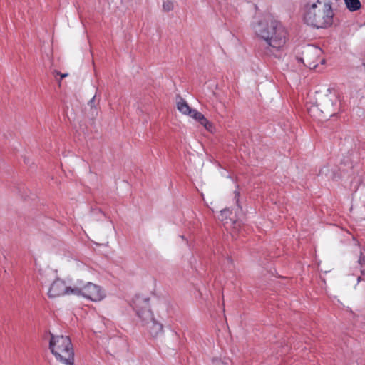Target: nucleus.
I'll return each instance as SVG.
<instances>
[{
  "mask_svg": "<svg viewBox=\"0 0 365 365\" xmlns=\"http://www.w3.org/2000/svg\"><path fill=\"white\" fill-rule=\"evenodd\" d=\"M253 29L255 34L265 41L267 55L279 51L286 43L287 30L277 20L272 18L262 19L253 26Z\"/></svg>",
  "mask_w": 365,
  "mask_h": 365,
  "instance_id": "f257e3e1",
  "label": "nucleus"
},
{
  "mask_svg": "<svg viewBox=\"0 0 365 365\" xmlns=\"http://www.w3.org/2000/svg\"><path fill=\"white\" fill-rule=\"evenodd\" d=\"M334 11L329 0H307L305 4V22L317 29L332 25Z\"/></svg>",
  "mask_w": 365,
  "mask_h": 365,
  "instance_id": "f03ea898",
  "label": "nucleus"
},
{
  "mask_svg": "<svg viewBox=\"0 0 365 365\" xmlns=\"http://www.w3.org/2000/svg\"><path fill=\"white\" fill-rule=\"evenodd\" d=\"M51 339L49 349L56 359L66 365H73L74 361V352L71 341L67 336H55L50 333Z\"/></svg>",
  "mask_w": 365,
  "mask_h": 365,
  "instance_id": "7ed1b4c3",
  "label": "nucleus"
},
{
  "mask_svg": "<svg viewBox=\"0 0 365 365\" xmlns=\"http://www.w3.org/2000/svg\"><path fill=\"white\" fill-rule=\"evenodd\" d=\"M340 100L336 93L329 92L321 96L316 107L324 114V118L335 115L340 110Z\"/></svg>",
  "mask_w": 365,
  "mask_h": 365,
  "instance_id": "20e7f679",
  "label": "nucleus"
},
{
  "mask_svg": "<svg viewBox=\"0 0 365 365\" xmlns=\"http://www.w3.org/2000/svg\"><path fill=\"white\" fill-rule=\"evenodd\" d=\"M322 53V51L319 48L308 44L301 48V51L297 55L296 58L304 66L310 69H314L318 66Z\"/></svg>",
  "mask_w": 365,
  "mask_h": 365,
  "instance_id": "39448f33",
  "label": "nucleus"
},
{
  "mask_svg": "<svg viewBox=\"0 0 365 365\" xmlns=\"http://www.w3.org/2000/svg\"><path fill=\"white\" fill-rule=\"evenodd\" d=\"M73 295L83 296L93 302H98L105 297L102 289L92 282H86L83 287H75L73 289Z\"/></svg>",
  "mask_w": 365,
  "mask_h": 365,
  "instance_id": "423d86ee",
  "label": "nucleus"
},
{
  "mask_svg": "<svg viewBox=\"0 0 365 365\" xmlns=\"http://www.w3.org/2000/svg\"><path fill=\"white\" fill-rule=\"evenodd\" d=\"M75 287L66 286L64 281L56 279L51 284L48 295L49 297L53 298L65 294H73V289Z\"/></svg>",
  "mask_w": 365,
  "mask_h": 365,
  "instance_id": "0eeeda50",
  "label": "nucleus"
},
{
  "mask_svg": "<svg viewBox=\"0 0 365 365\" xmlns=\"http://www.w3.org/2000/svg\"><path fill=\"white\" fill-rule=\"evenodd\" d=\"M148 300H145V305L140 309H137L136 313L138 317L141 319L143 325L147 324L149 322L155 319L153 317V314L150 309L148 306Z\"/></svg>",
  "mask_w": 365,
  "mask_h": 365,
  "instance_id": "6e6552de",
  "label": "nucleus"
},
{
  "mask_svg": "<svg viewBox=\"0 0 365 365\" xmlns=\"http://www.w3.org/2000/svg\"><path fill=\"white\" fill-rule=\"evenodd\" d=\"M145 326H147L148 331L152 337L155 338L163 334V326L155 319L149 322Z\"/></svg>",
  "mask_w": 365,
  "mask_h": 365,
  "instance_id": "1a4fd4ad",
  "label": "nucleus"
},
{
  "mask_svg": "<svg viewBox=\"0 0 365 365\" xmlns=\"http://www.w3.org/2000/svg\"><path fill=\"white\" fill-rule=\"evenodd\" d=\"M96 95H94V96L88 103V107H89L88 116L91 119H95L98 114V106L99 104V99L96 100Z\"/></svg>",
  "mask_w": 365,
  "mask_h": 365,
  "instance_id": "9d476101",
  "label": "nucleus"
},
{
  "mask_svg": "<svg viewBox=\"0 0 365 365\" xmlns=\"http://www.w3.org/2000/svg\"><path fill=\"white\" fill-rule=\"evenodd\" d=\"M203 125L207 130H210L212 124L204 116L202 113L196 110H193V113L190 115Z\"/></svg>",
  "mask_w": 365,
  "mask_h": 365,
  "instance_id": "9b49d317",
  "label": "nucleus"
},
{
  "mask_svg": "<svg viewBox=\"0 0 365 365\" xmlns=\"http://www.w3.org/2000/svg\"><path fill=\"white\" fill-rule=\"evenodd\" d=\"M177 108L180 112L183 114L191 115L193 110L189 106L187 103L182 98L177 102Z\"/></svg>",
  "mask_w": 365,
  "mask_h": 365,
  "instance_id": "f8f14e48",
  "label": "nucleus"
},
{
  "mask_svg": "<svg viewBox=\"0 0 365 365\" xmlns=\"http://www.w3.org/2000/svg\"><path fill=\"white\" fill-rule=\"evenodd\" d=\"M347 9L351 11H355L361 8L359 0H344Z\"/></svg>",
  "mask_w": 365,
  "mask_h": 365,
  "instance_id": "ddd939ff",
  "label": "nucleus"
},
{
  "mask_svg": "<svg viewBox=\"0 0 365 365\" xmlns=\"http://www.w3.org/2000/svg\"><path fill=\"white\" fill-rule=\"evenodd\" d=\"M163 8L165 11H170L173 9V4L170 1H165L163 2Z\"/></svg>",
  "mask_w": 365,
  "mask_h": 365,
  "instance_id": "4468645a",
  "label": "nucleus"
},
{
  "mask_svg": "<svg viewBox=\"0 0 365 365\" xmlns=\"http://www.w3.org/2000/svg\"><path fill=\"white\" fill-rule=\"evenodd\" d=\"M231 212L228 209H224L221 211L220 216L222 217L221 220H224V217L226 219L228 215H230Z\"/></svg>",
  "mask_w": 365,
  "mask_h": 365,
  "instance_id": "2eb2a0df",
  "label": "nucleus"
},
{
  "mask_svg": "<svg viewBox=\"0 0 365 365\" xmlns=\"http://www.w3.org/2000/svg\"><path fill=\"white\" fill-rule=\"evenodd\" d=\"M228 361V359H226L225 361H221L220 359H214L213 364L214 365H227Z\"/></svg>",
  "mask_w": 365,
  "mask_h": 365,
  "instance_id": "dca6fc26",
  "label": "nucleus"
},
{
  "mask_svg": "<svg viewBox=\"0 0 365 365\" xmlns=\"http://www.w3.org/2000/svg\"><path fill=\"white\" fill-rule=\"evenodd\" d=\"M358 283H360L361 282H365V269L361 270V276H359L357 278Z\"/></svg>",
  "mask_w": 365,
  "mask_h": 365,
  "instance_id": "f3484780",
  "label": "nucleus"
},
{
  "mask_svg": "<svg viewBox=\"0 0 365 365\" xmlns=\"http://www.w3.org/2000/svg\"><path fill=\"white\" fill-rule=\"evenodd\" d=\"M53 75L55 76V77H56L57 76H60L61 78H60V80L61 81L62 78L66 77L68 76V73H64V74H61L59 71H53Z\"/></svg>",
  "mask_w": 365,
  "mask_h": 365,
  "instance_id": "a211bd4d",
  "label": "nucleus"
},
{
  "mask_svg": "<svg viewBox=\"0 0 365 365\" xmlns=\"http://www.w3.org/2000/svg\"><path fill=\"white\" fill-rule=\"evenodd\" d=\"M86 283L83 282L82 280H78L76 283L73 287H83V285H86Z\"/></svg>",
  "mask_w": 365,
  "mask_h": 365,
  "instance_id": "6ab92c4d",
  "label": "nucleus"
},
{
  "mask_svg": "<svg viewBox=\"0 0 365 365\" xmlns=\"http://www.w3.org/2000/svg\"><path fill=\"white\" fill-rule=\"evenodd\" d=\"M365 261V257L363 256L362 255V252H360V257H359V263L362 265V264Z\"/></svg>",
  "mask_w": 365,
  "mask_h": 365,
  "instance_id": "aec40b11",
  "label": "nucleus"
},
{
  "mask_svg": "<svg viewBox=\"0 0 365 365\" xmlns=\"http://www.w3.org/2000/svg\"><path fill=\"white\" fill-rule=\"evenodd\" d=\"M327 170V168H323L322 169H321V170H320L319 173H320V174H324V173H325V174L327 175V173H326V170Z\"/></svg>",
  "mask_w": 365,
  "mask_h": 365,
  "instance_id": "412c9836",
  "label": "nucleus"
},
{
  "mask_svg": "<svg viewBox=\"0 0 365 365\" xmlns=\"http://www.w3.org/2000/svg\"><path fill=\"white\" fill-rule=\"evenodd\" d=\"M324 62H325V60H324V58H322V59L320 60V63H321L322 64L324 63Z\"/></svg>",
  "mask_w": 365,
  "mask_h": 365,
  "instance_id": "4be33fe9",
  "label": "nucleus"
},
{
  "mask_svg": "<svg viewBox=\"0 0 365 365\" xmlns=\"http://www.w3.org/2000/svg\"><path fill=\"white\" fill-rule=\"evenodd\" d=\"M235 197L239 196V192H238L235 191Z\"/></svg>",
  "mask_w": 365,
  "mask_h": 365,
  "instance_id": "5701e85b",
  "label": "nucleus"
},
{
  "mask_svg": "<svg viewBox=\"0 0 365 365\" xmlns=\"http://www.w3.org/2000/svg\"><path fill=\"white\" fill-rule=\"evenodd\" d=\"M363 66H364V68H365V63H363Z\"/></svg>",
  "mask_w": 365,
  "mask_h": 365,
  "instance_id": "b1692460",
  "label": "nucleus"
}]
</instances>
